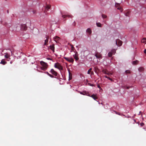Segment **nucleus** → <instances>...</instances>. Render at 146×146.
Returning a JSON list of instances; mask_svg holds the SVG:
<instances>
[{
    "label": "nucleus",
    "mask_w": 146,
    "mask_h": 146,
    "mask_svg": "<svg viewBox=\"0 0 146 146\" xmlns=\"http://www.w3.org/2000/svg\"><path fill=\"white\" fill-rule=\"evenodd\" d=\"M113 54V53H112V52H110L108 54V56L109 57H111L112 56V55Z\"/></svg>",
    "instance_id": "26"
},
{
    "label": "nucleus",
    "mask_w": 146,
    "mask_h": 146,
    "mask_svg": "<svg viewBox=\"0 0 146 146\" xmlns=\"http://www.w3.org/2000/svg\"><path fill=\"white\" fill-rule=\"evenodd\" d=\"M33 13L35 14L36 13V11H33Z\"/></svg>",
    "instance_id": "41"
},
{
    "label": "nucleus",
    "mask_w": 146,
    "mask_h": 146,
    "mask_svg": "<svg viewBox=\"0 0 146 146\" xmlns=\"http://www.w3.org/2000/svg\"><path fill=\"white\" fill-rule=\"evenodd\" d=\"M91 97L93 98L94 100H96L98 98L96 95L94 94H92L91 96Z\"/></svg>",
    "instance_id": "17"
},
{
    "label": "nucleus",
    "mask_w": 146,
    "mask_h": 146,
    "mask_svg": "<svg viewBox=\"0 0 146 146\" xmlns=\"http://www.w3.org/2000/svg\"><path fill=\"white\" fill-rule=\"evenodd\" d=\"M115 6L117 8V9L119 10L121 12H122L123 11V9L120 6V5L119 3H116L115 5Z\"/></svg>",
    "instance_id": "7"
},
{
    "label": "nucleus",
    "mask_w": 146,
    "mask_h": 146,
    "mask_svg": "<svg viewBox=\"0 0 146 146\" xmlns=\"http://www.w3.org/2000/svg\"><path fill=\"white\" fill-rule=\"evenodd\" d=\"M95 56H96V57L97 58H100V55L99 54V55H98L97 54H96V55H95Z\"/></svg>",
    "instance_id": "32"
},
{
    "label": "nucleus",
    "mask_w": 146,
    "mask_h": 146,
    "mask_svg": "<svg viewBox=\"0 0 146 146\" xmlns=\"http://www.w3.org/2000/svg\"><path fill=\"white\" fill-rule=\"evenodd\" d=\"M145 44H146V43Z\"/></svg>",
    "instance_id": "47"
},
{
    "label": "nucleus",
    "mask_w": 146,
    "mask_h": 146,
    "mask_svg": "<svg viewBox=\"0 0 146 146\" xmlns=\"http://www.w3.org/2000/svg\"><path fill=\"white\" fill-rule=\"evenodd\" d=\"M144 70V68L143 67H140L138 69V70L139 72H142Z\"/></svg>",
    "instance_id": "22"
},
{
    "label": "nucleus",
    "mask_w": 146,
    "mask_h": 146,
    "mask_svg": "<svg viewBox=\"0 0 146 146\" xmlns=\"http://www.w3.org/2000/svg\"><path fill=\"white\" fill-rule=\"evenodd\" d=\"M54 67L60 70H62L63 69L62 66L58 62L54 64Z\"/></svg>",
    "instance_id": "2"
},
{
    "label": "nucleus",
    "mask_w": 146,
    "mask_h": 146,
    "mask_svg": "<svg viewBox=\"0 0 146 146\" xmlns=\"http://www.w3.org/2000/svg\"><path fill=\"white\" fill-rule=\"evenodd\" d=\"M73 57L76 61L78 60L79 59L78 52H76L75 54L73 55Z\"/></svg>",
    "instance_id": "11"
},
{
    "label": "nucleus",
    "mask_w": 146,
    "mask_h": 146,
    "mask_svg": "<svg viewBox=\"0 0 146 146\" xmlns=\"http://www.w3.org/2000/svg\"><path fill=\"white\" fill-rule=\"evenodd\" d=\"M122 44V42L119 40V39H117L116 40V44L118 46H121Z\"/></svg>",
    "instance_id": "4"
},
{
    "label": "nucleus",
    "mask_w": 146,
    "mask_h": 146,
    "mask_svg": "<svg viewBox=\"0 0 146 146\" xmlns=\"http://www.w3.org/2000/svg\"><path fill=\"white\" fill-rule=\"evenodd\" d=\"M102 17L104 19L106 18L107 17L106 15L104 14H102Z\"/></svg>",
    "instance_id": "30"
},
{
    "label": "nucleus",
    "mask_w": 146,
    "mask_h": 146,
    "mask_svg": "<svg viewBox=\"0 0 146 146\" xmlns=\"http://www.w3.org/2000/svg\"><path fill=\"white\" fill-rule=\"evenodd\" d=\"M138 61L136 60L135 61H134L132 62V64L133 65H135L137 64L138 63Z\"/></svg>",
    "instance_id": "24"
},
{
    "label": "nucleus",
    "mask_w": 146,
    "mask_h": 146,
    "mask_svg": "<svg viewBox=\"0 0 146 146\" xmlns=\"http://www.w3.org/2000/svg\"><path fill=\"white\" fill-rule=\"evenodd\" d=\"M27 27L25 24L21 25V29L22 30H26L27 29Z\"/></svg>",
    "instance_id": "10"
},
{
    "label": "nucleus",
    "mask_w": 146,
    "mask_h": 146,
    "mask_svg": "<svg viewBox=\"0 0 146 146\" xmlns=\"http://www.w3.org/2000/svg\"><path fill=\"white\" fill-rule=\"evenodd\" d=\"M97 26L98 27H100V23H97L96 24Z\"/></svg>",
    "instance_id": "31"
},
{
    "label": "nucleus",
    "mask_w": 146,
    "mask_h": 146,
    "mask_svg": "<svg viewBox=\"0 0 146 146\" xmlns=\"http://www.w3.org/2000/svg\"><path fill=\"white\" fill-rule=\"evenodd\" d=\"M62 17H63L64 18H65L66 17H71L72 18V16L71 15H62Z\"/></svg>",
    "instance_id": "15"
},
{
    "label": "nucleus",
    "mask_w": 146,
    "mask_h": 146,
    "mask_svg": "<svg viewBox=\"0 0 146 146\" xmlns=\"http://www.w3.org/2000/svg\"><path fill=\"white\" fill-rule=\"evenodd\" d=\"M141 42H142L144 43L146 42V38H143L141 40Z\"/></svg>",
    "instance_id": "27"
},
{
    "label": "nucleus",
    "mask_w": 146,
    "mask_h": 146,
    "mask_svg": "<svg viewBox=\"0 0 146 146\" xmlns=\"http://www.w3.org/2000/svg\"><path fill=\"white\" fill-rule=\"evenodd\" d=\"M114 112H115V113H116V114H117L118 115H120V113H117L116 111H114Z\"/></svg>",
    "instance_id": "35"
},
{
    "label": "nucleus",
    "mask_w": 146,
    "mask_h": 146,
    "mask_svg": "<svg viewBox=\"0 0 146 146\" xmlns=\"http://www.w3.org/2000/svg\"><path fill=\"white\" fill-rule=\"evenodd\" d=\"M64 58L67 61L73 63L74 60L72 58H68L66 57H64Z\"/></svg>",
    "instance_id": "3"
},
{
    "label": "nucleus",
    "mask_w": 146,
    "mask_h": 146,
    "mask_svg": "<svg viewBox=\"0 0 146 146\" xmlns=\"http://www.w3.org/2000/svg\"><path fill=\"white\" fill-rule=\"evenodd\" d=\"M54 39V40L56 42H57V41L59 40L60 38L58 36H56L53 38Z\"/></svg>",
    "instance_id": "13"
},
{
    "label": "nucleus",
    "mask_w": 146,
    "mask_h": 146,
    "mask_svg": "<svg viewBox=\"0 0 146 146\" xmlns=\"http://www.w3.org/2000/svg\"><path fill=\"white\" fill-rule=\"evenodd\" d=\"M50 7V5H49L47 4L45 7L44 12H47L49 11Z\"/></svg>",
    "instance_id": "8"
},
{
    "label": "nucleus",
    "mask_w": 146,
    "mask_h": 146,
    "mask_svg": "<svg viewBox=\"0 0 146 146\" xmlns=\"http://www.w3.org/2000/svg\"><path fill=\"white\" fill-rule=\"evenodd\" d=\"M112 52L113 54H114L116 52L115 50L114 49H113L111 51V52Z\"/></svg>",
    "instance_id": "28"
},
{
    "label": "nucleus",
    "mask_w": 146,
    "mask_h": 146,
    "mask_svg": "<svg viewBox=\"0 0 146 146\" xmlns=\"http://www.w3.org/2000/svg\"><path fill=\"white\" fill-rule=\"evenodd\" d=\"M11 53H12V51H11Z\"/></svg>",
    "instance_id": "46"
},
{
    "label": "nucleus",
    "mask_w": 146,
    "mask_h": 146,
    "mask_svg": "<svg viewBox=\"0 0 146 146\" xmlns=\"http://www.w3.org/2000/svg\"><path fill=\"white\" fill-rule=\"evenodd\" d=\"M40 64L42 65L40 67L41 69L44 71L46 70L47 68L48 65L47 63L44 62L43 61L40 62Z\"/></svg>",
    "instance_id": "1"
},
{
    "label": "nucleus",
    "mask_w": 146,
    "mask_h": 146,
    "mask_svg": "<svg viewBox=\"0 0 146 146\" xmlns=\"http://www.w3.org/2000/svg\"><path fill=\"white\" fill-rule=\"evenodd\" d=\"M94 68L95 72L98 75V76H100V69L97 66L95 67Z\"/></svg>",
    "instance_id": "5"
},
{
    "label": "nucleus",
    "mask_w": 146,
    "mask_h": 146,
    "mask_svg": "<svg viewBox=\"0 0 146 146\" xmlns=\"http://www.w3.org/2000/svg\"><path fill=\"white\" fill-rule=\"evenodd\" d=\"M144 123H141L140 124V125L141 126H143L144 125Z\"/></svg>",
    "instance_id": "36"
},
{
    "label": "nucleus",
    "mask_w": 146,
    "mask_h": 146,
    "mask_svg": "<svg viewBox=\"0 0 146 146\" xmlns=\"http://www.w3.org/2000/svg\"><path fill=\"white\" fill-rule=\"evenodd\" d=\"M125 87L127 89H129L130 88V87L128 86H126Z\"/></svg>",
    "instance_id": "40"
},
{
    "label": "nucleus",
    "mask_w": 146,
    "mask_h": 146,
    "mask_svg": "<svg viewBox=\"0 0 146 146\" xmlns=\"http://www.w3.org/2000/svg\"><path fill=\"white\" fill-rule=\"evenodd\" d=\"M80 93L81 94H83L82 93V92H80Z\"/></svg>",
    "instance_id": "44"
},
{
    "label": "nucleus",
    "mask_w": 146,
    "mask_h": 146,
    "mask_svg": "<svg viewBox=\"0 0 146 146\" xmlns=\"http://www.w3.org/2000/svg\"><path fill=\"white\" fill-rule=\"evenodd\" d=\"M39 72H43L42 71H39Z\"/></svg>",
    "instance_id": "45"
},
{
    "label": "nucleus",
    "mask_w": 146,
    "mask_h": 146,
    "mask_svg": "<svg viewBox=\"0 0 146 146\" xmlns=\"http://www.w3.org/2000/svg\"><path fill=\"white\" fill-rule=\"evenodd\" d=\"M69 80H71L72 78V74L71 73H70L69 72Z\"/></svg>",
    "instance_id": "25"
},
{
    "label": "nucleus",
    "mask_w": 146,
    "mask_h": 146,
    "mask_svg": "<svg viewBox=\"0 0 146 146\" xmlns=\"http://www.w3.org/2000/svg\"><path fill=\"white\" fill-rule=\"evenodd\" d=\"M102 72L104 74H107L108 76L112 75V73L109 72L107 70H102Z\"/></svg>",
    "instance_id": "9"
},
{
    "label": "nucleus",
    "mask_w": 146,
    "mask_h": 146,
    "mask_svg": "<svg viewBox=\"0 0 146 146\" xmlns=\"http://www.w3.org/2000/svg\"><path fill=\"white\" fill-rule=\"evenodd\" d=\"M144 53L146 54V49H145L144 51Z\"/></svg>",
    "instance_id": "38"
},
{
    "label": "nucleus",
    "mask_w": 146,
    "mask_h": 146,
    "mask_svg": "<svg viewBox=\"0 0 146 146\" xmlns=\"http://www.w3.org/2000/svg\"><path fill=\"white\" fill-rule=\"evenodd\" d=\"M98 87L99 88H100V87L99 84L98 85Z\"/></svg>",
    "instance_id": "39"
},
{
    "label": "nucleus",
    "mask_w": 146,
    "mask_h": 146,
    "mask_svg": "<svg viewBox=\"0 0 146 146\" xmlns=\"http://www.w3.org/2000/svg\"><path fill=\"white\" fill-rule=\"evenodd\" d=\"M71 46V52H75V51H76V50L75 49L74 47L72 45H70Z\"/></svg>",
    "instance_id": "19"
},
{
    "label": "nucleus",
    "mask_w": 146,
    "mask_h": 146,
    "mask_svg": "<svg viewBox=\"0 0 146 146\" xmlns=\"http://www.w3.org/2000/svg\"><path fill=\"white\" fill-rule=\"evenodd\" d=\"M130 14V12L129 11H128L125 14V15L126 16H129V15Z\"/></svg>",
    "instance_id": "29"
},
{
    "label": "nucleus",
    "mask_w": 146,
    "mask_h": 146,
    "mask_svg": "<svg viewBox=\"0 0 146 146\" xmlns=\"http://www.w3.org/2000/svg\"><path fill=\"white\" fill-rule=\"evenodd\" d=\"M12 62H13L12 61H11L10 62V63L11 64H12Z\"/></svg>",
    "instance_id": "43"
},
{
    "label": "nucleus",
    "mask_w": 146,
    "mask_h": 146,
    "mask_svg": "<svg viewBox=\"0 0 146 146\" xmlns=\"http://www.w3.org/2000/svg\"><path fill=\"white\" fill-rule=\"evenodd\" d=\"M88 84H89L90 85V86H94V85L93 84H90V83H88Z\"/></svg>",
    "instance_id": "37"
},
{
    "label": "nucleus",
    "mask_w": 146,
    "mask_h": 146,
    "mask_svg": "<svg viewBox=\"0 0 146 146\" xmlns=\"http://www.w3.org/2000/svg\"><path fill=\"white\" fill-rule=\"evenodd\" d=\"M86 32L89 35H90L92 33V30L90 28H88L86 31Z\"/></svg>",
    "instance_id": "14"
},
{
    "label": "nucleus",
    "mask_w": 146,
    "mask_h": 146,
    "mask_svg": "<svg viewBox=\"0 0 146 146\" xmlns=\"http://www.w3.org/2000/svg\"><path fill=\"white\" fill-rule=\"evenodd\" d=\"M50 48L53 51H54V45L52 44L50 46Z\"/></svg>",
    "instance_id": "18"
},
{
    "label": "nucleus",
    "mask_w": 146,
    "mask_h": 146,
    "mask_svg": "<svg viewBox=\"0 0 146 146\" xmlns=\"http://www.w3.org/2000/svg\"><path fill=\"white\" fill-rule=\"evenodd\" d=\"M7 62L4 60V59H2L1 60L0 64H2L3 65H4L6 64Z\"/></svg>",
    "instance_id": "16"
},
{
    "label": "nucleus",
    "mask_w": 146,
    "mask_h": 146,
    "mask_svg": "<svg viewBox=\"0 0 146 146\" xmlns=\"http://www.w3.org/2000/svg\"><path fill=\"white\" fill-rule=\"evenodd\" d=\"M5 55L4 56L5 58H8L9 57L10 55L8 53H5Z\"/></svg>",
    "instance_id": "20"
},
{
    "label": "nucleus",
    "mask_w": 146,
    "mask_h": 146,
    "mask_svg": "<svg viewBox=\"0 0 146 146\" xmlns=\"http://www.w3.org/2000/svg\"><path fill=\"white\" fill-rule=\"evenodd\" d=\"M92 70V68H90L88 71V74H90V73H91V74H92L93 73V72H92L91 71V70Z\"/></svg>",
    "instance_id": "23"
},
{
    "label": "nucleus",
    "mask_w": 146,
    "mask_h": 146,
    "mask_svg": "<svg viewBox=\"0 0 146 146\" xmlns=\"http://www.w3.org/2000/svg\"><path fill=\"white\" fill-rule=\"evenodd\" d=\"M125 72L126 74H127V73H130V71H129V70H126L125 71Z\"/></svg>",
    "instance_id": "33"
},
{
    "label": "nucleus",
    "mask_w": 146,
    "mask_h": 146,
    "mask_svg": "<svg viewBox=\"0 0 146 146\" xmlns=\"http://www.w3.org/2000/svg\"><path fill=\"white\" fill-rule=\"evenodd\" d=\"M45 73L46 74L48 75L49 76L52 78H53L54 77V76L52 75H51L48 72H45Z\"/></svg>",
    "instance_id": "21"
},
{
    "label": "nucleus",
    "mask_w": 146,
    "mask_h": 146,
    "mask_svg": "<svg viewBox=\"0 0 146 146\" xmlns=\"http://www.w3.org/2000/svg\"><path fill=\"white\" fill-rule=\"evenodd\" d=\"M104 77L107 78H108L110 80H111V81L112 80V79L111 78H109V77H108L107 76H105Z\"/></svg>",
    "instance_id": "34"
},
{
    "label": "nucleus",
    "mask_w": 146,
    "mask_h": 146,
    "mask_svg": "<svg viewBox=\"0 0 146 146\" xmlns=\"http://www.w3.org/2000/svg\"><path fill=\"white\" fill-rule=\"evenodd\" d=\"M46 39L45 40V42L44 44V45H47V43L48 42V39L49 38V36H46Z\"/></svg>",
    "instance_id": "12"
},
{
    "label": "nucleus",
    "mask_w": 146,
    "mask_h": 146,
    "mask_svg": "<svg viewBox=\"0 0 146 146\" xmlns=\"http://www.w3.org/2000/svg\"><path fill=\"white\" fill-rule=\"evenodd\" d=\"M50 72L52 75L54 76H57L58 74L54 70V69H52Z\"/></svg>",
    "instance_id": "6"
},
{
    "label": "nucleus",
    "mask_w": 146,
    "mask_h": 146,
    "mask_svg": "<svg viewBox=\"0 0 146 146\" xmlns=\"http://www.w3.org/2000/svg\"><path fill=\"white\" fill-rule=\"evenodd\" d=\"M47 59L48 60H51V58H47Z\"/></svg>",
    "instance_id": "42"
}]
</instances>
